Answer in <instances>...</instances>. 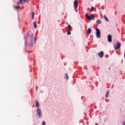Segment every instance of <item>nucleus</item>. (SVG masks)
<instances>
[{
  "mask_svg": "<svg viewBox=\"0 0 125 125\" xmlns=\"http://www.w3.org/2000/svg\"><path fill=\"white\" fill-rule=\"evenodd\" d=\"M24 2H27V0H19V1L18 2V4H20V3L23 4Z\"/></svg>",
  "mask_w": 125,
  "mask_h": 125,
  "instance_id": "obj_5",
  "label": "nucleus"
},
{
  "mask_svg": "<svg viewBox=\"0 0 125 125\" xmlns=\"http://www.w3.org/2000/svg\"><path fill=\"white\" fill-rule=\"evenodd\" d=\"M123 125H125V121H123Z\"/></svg>",
  "mask_w": 125,
  "mask_h": 125,
  "instance_id": "obj_23",
  "label": "nucleus"
},
{
  "mask_svg": "<svg viewBox=\"0 0 125 125\" xmlns=\"http://www.w3.org/2000/svg\"><path fill=\"white\" fill-rule=\"evenodd\" d=\"M66 78V80H69V76H68V74H65V79Z\"/></svg>",
  "mask_w": 125,
  "mask_h": 125,
  "instance_id": "obj_11",
  "label": "nucleus"
},
{
  "mask_svg": "<svg viewBox=\"0 0 125 125\" xmlns=\"http://www.w3.org/2000/svg\"><path fill=\"white\" fill-rule=\"evenodd\" d=\"M104 18L106 20V21H107V22H108V18H107V17H106V15L104 16Z\"/></svg>",
  "mask_w": 125,
  "mask_h": 125,
  "instance_id": "obj_13",
  "label": "nucleus"
},
{
  "mask_svg": "<svg viewBox=\"0 0 125 125\" xmlns=\"http://www.w3.org/2000/svg\"><path fill=\"white\" fill-rule=\"evenodd\" d=\"M68 27L69 28L70 30L72 29V27L71 26V25H68Z\"/></svg>",
  "mask_w": 125,
  "mask_h": 125,
  "instance_id": "obj_19",
  "label": "nucleus"
},
{
  "mask_svg": "<svg viewBox=\"0 0 125 125\" xmlns=\"http://www.w3.org/2000/svg\"><path fill=\"white\" fill-rule=\"evenodd\" d=\"M108 42H112V36L111 35H108Z\"/></svg>",
  "mask_w": 125,
  "mask_h": 125,
  "instance_id": "obj_7",
  "label": "nucleus"
},
{
  "mask_svg": "<svg viewBox=\"0 0 125 125\" xmlns=\"http://www.w3.org/2000/svg\"><path fill=\"white\" fill-rule=\"evenodd\" d=\"M67 35H71V31L70 30L67 31Z\"/></svg>",
  "mask_w": 125,
  "mask_h": 125,
  "instance_id": "obj_17",
  "label": "nucleus"
},
{
  "mask_svg": "<svg viewBox=\"0 0 125 125\" xmlns=\"http://www.w3.org/2000/svg\"><path fill=\"white\" fill-rule=\"evenodd\" d=\"M74 6L75 9L78 8V0H75Z\"/></svg>",
  "mask_w": 125,
  "mask_h": 125,
  "instance_id": "obj_6",
  "label": "nucleus"
},
{
  "mask_svg": "<svg viewBox=\"0 0 125 125\" xmlns=\"http://www.w3.org/2000/svg\"><path fill=\"white\" fill-rule=\"evenodd\" d=\"M87 34H90V33H91V29L90 28L88 29L87 31Z\"/></svg>",
  "mask_w": 125,
  "mask_h": 125,
  "instance_id": "obj_10",
  "label": "nucleus"
},
{
  "mask_svg": "<svg viewBox=\"0 0 125 125\" xmlns=\"http://www.w3.org/2000/svg\"><path fill=\"white\" fill-rule=\"evenodd\" d=\"M108 96H109V92H107L105 95V97H108Z\"/></svg>",
  "mask_w": 125,
  "mask_h": 125,
  "instance_id": "obj_18",
  "label": "nucleus"
},
{
  "mask_svg": "<svg viewBox=\"0 0 125 125\" xmlns=\"http://www.w3.org/2000/svg\"><path fill=\"white\" fill-rule=\"evenodd\" d=\"M42 125H45V122L44 121L42 122Z\"/></svg>",
  "mask_w": 125,
  "mask_h": 125,
  "instance_id": "obj_21",
  "label": "nucleus"
},
{
  "mask_svg": "<svg viewBox=\"0 0 125 125\" xmlns=\"http://www.w3.org/2000/svg\"><path fill=\"white\" fill-rule=\"evenodd\" d=\"M86 17H87V19H88V20H94V15L93 14L88 16L87 14H86Z\"/></svg>",
  "mask_w": 125,
  "mask_h": 125,
  "instance_id": "obj_1",
  "label": "nucleus"
},
{
  "mask_svg": "<svg viewBox=\"0 0 125 125\" xmlns=\"http://www.w3.org/2000/svg\"><path fill=\"white\" fill-rule=\"evenodd\" d=\"M91 10H92V11H94V7H91Z\"/></svg>",
  "mask_w": 125,
  "mask_h": 125,
  "instance_id": "obj_20",
  "label": "nucleus"
},
{
  "mask_svg": "<svg viewBox=\"0 0 125 125\" xmlns=\"http://www.w3.org/2000/svg\"><path fill=\"white\" fill-rule=\"evenodd\" d=\"M97 22L98 23V24H101V20H98L97 21Z\"/></svg>",
  "mask_w": 125,
  "mask_h": 125,
  "instance_id": "obj_15",
  "label": "nucleus"
},
{
  "mask_svg": "<svg viewBox=\"0 0 125 125\" xmlns=\"http://www.w3.org/2000/svg\"><path fill=\"white\" fill-rule=\"evenodd\" d=\"M34 25L35 28H37V22L36 21L34 22Z\"/></svg>",
  "mask_w": 125,
  "mask_h": 125,
  "instance_id": "obj_14",
  "label": "nucleus"
},
{
  "mask_svg": "<svg viewBox=\"0 0 125 125\" xmlns=\"http://www.w3.org/2000/svg\"><path fill=\"white\" fill-rule=\"evenodd\" d=\"M98 55L101 58H102V57L104 56V53L103 51H101L98 54Z\"/></svg>",
  "mask_w": 125,
  "mask_h": 125,
  "instance_id": "obj_8",
  "label": "nucleus"
},
{
  "mask_svg": "<svg viewBox=\"0 0 125 125\" xmlns=\"http://www.w3.org/2000/svg\"><path fill=\"white\" fill-rule=\"evenodd\" d=\"M14 8L15 9H20V6H19V4H18L17 6H15Z\"/></svg>",
  "mask_w": 125,
  "mask_h": 125,
  "instance_id": "obj_9",
  "label": "nucleus"
},
{
  "mask_svg": "<svg viewBox=\"0 0 125 125\" xmlns=\"http://www.w3.org/2000/svg\"><path fill=\"white\" fill-rule=\"evenodd\" d=\"M37 115L39 116V118L41 119L42 118V111L40 108L37 109Z\"/></svg>",
  "mask_w": 125,
  "mask_h": 125,
  "instance_id": "obj_3",
  "label": "nucleus"
},
{
  "mask_svg": "<svg viewBox=\"0 0 125 125\" xmlns=\"http://www.w3.org/2000/svg\"><path fill=\"white\" fill-rule=\"evenodd\" d=\"M32 19H34V16L35 15V13L34 12H32Z\"/></svg>",
  "mask_w": 125,
  "mask_h": 125,
  "instance_id": "obj_16",
  "label": "nucleus"
},
{
  "mask_svg": "<svg viewBox=\"0 0 125 125\" xmlns=\"http://www.w3.org/2000/svg\"><path fill=\"white\" fill-rule=\"evenodd\" d=\"M96 36L97 38H100L101 37V32H100V30L98 28H96Z\"/></svg>",
  "mask_w": 125,
  "mask_h": 125,
  "instance_id": "obj_2",
  "label": "nucleus"
},
{
  "mask_svg": "<svg viewBox=\"0 0 125 125\" xmlns=\"http://www.w3.org/2000/svg\"><path fill=\"white\" fill-rule=\"evenodd\" d=\"M36 91L38 90V86H36Z\"/></svg>",
  "mask_w": 125,
  "mask_h": 125,
  "instance_id": "obj_22",
  "label": "nucleus"
},
{
  "mask_svg": "<svg viewBox=\"0 0 125 125\" xmlns=\"http://www.w3.org/2000/svg\"><path fill=\"white\" fill-rule=\"evenodd\" d=\"M121 46V43H120L119 42H118L116 44V45L114 46V49H115V50H117V49H119V48H120Z\"/></svg>",
  "mask_w": 125,
  "mask_h": 125,
  "instance_id": "obj_4",
  "label": "nucleus"
},
{
  "mask_svg": "<svg viewBox=\"0 0 125 125\" xmlns=\"http://www.w3.org/2000/svg\"><path fill=\"white\" fill-rule=\"evenodd\" d=\"M36 107H40V105L39 104V102H38V101H36Z\"/></svg>",
  "mask_w": 125,
  "mask_h": 125,
  "instance_id": "obj_12",
  "label": "nucleus"
}]
</instances>
